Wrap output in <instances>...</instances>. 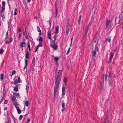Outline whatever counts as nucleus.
Returning <instances> with one entry per match:
<instances>
[{
	"label": "nucleus",
	"instance_id": "f257e3e1",
	"mask_svg": "<svg viewBox=\"0 0 123 123\" xmlns=\"http://www.w3.org/2000/svg\"><path fill=\"white\" fill-rule=\"evenodd\" d=\"M62 70H60L58 72V74H56V76H55V87H58L61 80L62 73Z\"/></svg>",
	"mask_w": 123,
	"mask_h": 123
},
{
	"label": "nucleus",
	"instance_id": "f03ea898",
	"mask_svg": "<svg viewBox=\"0 0 123 123\" xmlns=\"http://www.w3.org/2000/svg\"><path fill=\"white\" fill-rule=\"evenodd\" d=\"M96 45V43H92V46L91 47V49L92 50L94 49L96 50V51H98V48L97 47Z\"/></svg>",
	"mask_w": 123,
	"mask_h": 123
},
{
	"label": "nucleus",
	"instance_id": "7ed1b4c3",
	"mask_svg": "<svg viewBox=\"0 0 123 123\" xmlns=\"http://www.w3.org/2000/svg\"><path fill=\"white\" fill-rule=\"evenodd\" d=\"M58 87H55V88L54 89V99H55L56 95H57V93L58 92Z\"/></svg>",
	"mask_w": 123,
	"mask_h": 123
},
{
	"label": "nucleus",
	"instance_id": "20e7f679",
	"mask_svg": "<svg viewBox=\"0 0 123 123\" xmlns=\"http://www.w3.org/2000/svg\"><path fill=\"white\" fill-rule=\"evenodd\" d=\"M111 22L110 20H109L107 18L106 21V28H107L109 26L111 27Z\"/></svg>",
	"mask_w": 123,
	"mask_h": 123
},
{
	"label": "nucleus",
	"instance_id": "39448f33",
	"mask_svg": "<svg viewBox=\"0 0 123 123\" xmlns=\"http://www.w3.org/2000/svg\"><path fill=\"white\" fill-rule=\"evenodd\" d=\"M120 16H119L118 17H116L115 20V25L119 23L120 21Z\"/></svg>",
	"mask_w": 123,
	"mask_h": 123
},
{
	"label": "nucleus",
	"instance_id": "423d86ee",
	"mask_svg": "<svg viewBox=\"0 0 123 123\" xmlns=\"http://www.w3.org/2000/svg\"><path fill=\"white\" fill-rule=\"evenodd\" d=\"M50 46L53 49L55 50H56L58 49V46H57L54 44H53L52 43H51L50 44Z\"/></svg>",
	"mask_w": 123,
	"mask_h": 123
},
{
	"label": "nucleus",
	"instance_id": "0eeeda50",
	"mask_svg": "<svg viewBox=\"0 0 123 123\" xmlns=\"http://www.w3.org/2000/svg\"><path fill=\"white\" fill-rule=\"evenodd\" d=\"M101 83L100 84V91L102 92L103 91V87L104 86V80L102 79L101 80Z\"/></svg>",
	"mask_w": 123,
	"mask_h": 123
},
{
	"label": "nucleus",
	"instance_id": "6e6552de",
	"mask_svg": "<svg viewBox=\"0 0 123 123\" xmlns=\"http://www.w3.org/2000/svg\"><path fill=\"white\" fill-rule=\"evenodd\" d=\"M51 31L50 30H49L47 32V37L49 39L52 40V38L51 36Z\"/></svg>",
	"mask_w": 123,
	"mask_h": 123
},
{
	"label": "nucleus",
	"instance_id": "1a4fd4ad",
	"mask_svg": "<svg viewBox=\"0 0 123 123\" xmlns=\"http://www.w3.org/2000/svg\"><path fill=\"white\" fill-rule=\"evenodd\" d=\"M114 53L113 52H110V56L109 58L110 60H111L113 57Z\"/></svg>",
	"mask_w": 123,
	"mask_h": 123
},
{
	"label": "nucleus",
	"instance_id": "9d476101",
	"mask_svg": "<svg viewBox=\"0 0 123 123\" xmlns=\"http://www.w3.org/2000/svg\"><path fill=\"white\" fill-rule=\"evenodd\" d=\"M62 95L64 96L65 95V87L64 86H63L62 87Z\"/></svg>",
	"mask_w": 123,
	"mask_h": 123
},
{
	"label": "nucleus",
	"instance_id": "9b49d317",
	"mask_svg": "<svg viewBox=\"0 0 123 123\" xmlns=\"http://www.w3.org/2000/svg\"><path fill=\"white\" fill-rule=\"evenodd\" d=\"M25 43L24 42L21 43L20 44V46L21 48L24 47L25 46Z\"/></svg>",
	"mask_w": 123,
	"mask_h": 123
},
{
	"label": "nucleus",
	"instance_id": "f8f14e48",
	"mask_svg": "<svg viewBox=\"0 0 123 123\" xmlns=\"http://www.w3.org/2000/svg\"><path fill=\"white\" fill-rule=\"evenodd\" d=\"M5 7L2 6V11L1 12V15H4V14L3 13H4V11L5 10Z\"/></svg>",
	"mask_w": 123,
	"mask_h": 123
},
{
	"label": "nucleus",
	"instance_id": "ddd939ff",
	"mask_svg": "<svg viewBox=\"0 0 123 123\" xmlns=\"http://www.w3.org/2000/svg\"><path fill=\"white\" fill-rule=\"evenodd\" d=\"M112 81V79L111 78H109L108 80V82L109 86H110L111 84V83Z\"/></svg>",
	"mask_w": 123,
	"mask_h": 123
},
{
	"label": "nucleus",
	"instance_id": "4468645a",
	"mask_svg": "<svg viewBox=\"0 0 123 123\" xmlns=\"http://www.w3.org/2000/svg\"><path fill=\"white\" fill-rule=\"evenodd\" d=\"M98 42L97 40H96V39L95 38H94L92 40V43H96V44H97V43Z\"/></svg>",
	"mask_w": 123,
	"mask_h": 123
},
{
	"label": "nucleus",
	"instance_id": "2eb2a0df",
	"mask_svg": "<svg viewBox=\"0 0 123 123\" xmlns=\"http://www.w3.org/2000/svg\"><path fill=\"white\" fill-rule=\"evenodd\" d=\"M12 41V37H11L9 39V41L8 42L7 41H6V44H8L10 43Z\"/></svg>",
	"mask_w": 123,
	"mask_h": 123
},
{
	"label": "nucleus",
	"instance_id": "dca6fc26",
	"mask_svg": "<svg viewBox=\"0 0 123 123\" xmlns=\"http://www.w3.org/2000/svg\"><path fill=\"white\" fill-rule=\"evenodd\" d=\"M59 29V26H58L57 27H56V28L55 29V31H56V32H55V34H56L58 33V32Z\"/></svg>",
	"mask_w": 123,
	"mask_h": 123
},
{
	"label": "nucleus",
	"instance_id": "f3484780",
	"mask_svg": "<svg viewBox=\"0 0 123 123\" xmlns=\"http://www.w3.org/2000/svg\"><path fill=\"white\" fill-rule=\"evenodd\" d=\"M108 77V76L106 74H104V75H103V79H102H102H104V78H105V81L106 80H107V77Z\"/></svg>",
	"mask_w": 123,
	"mask_h": 123
},
{
	"label": "nucleus",
	"instance_id": "a211bd4d",
	"mask_svg": "<svg viewBox=\"0 0 123 123\" xmlns=\"http://www.w3.org/2000/svg\"><path fill=\"white\" fill-rule=\"evenodd\" d=\"M0 80L2 81L4 79V75L3 73H1L0 74Z\"/></svg>",
	"mask_w": 123,
	"mask_h": 123
},
{
	"label": "nucleus",
	"instance_id": "6ab92c4d",
	"mask_svg": "<svg viewBox=\"0 0 123 123\" xmlns=\"http://www.w3.org/2000/svg\"><path fill=\"white\" fill-rule=\"evenodd\" d=\"M92 22V20H91L90 21V22L89 23V24L87 26V28H88L89 29V28L91 26Z\"/></svg>",
	"mask_w": 123,
	"mask_h": 123
},
{
	"label": "nucleus",
	"instance_id": "aec40b11",
	"mask_svg": "<svg viewBox=\"0 0 123 123\" xmlns=\"http://www.w3.org/2000/svg\"><path fill=\"white\" fill-rule=\"evenodd\" d=\"M96 50L94 49V50L93 51L92 53V55L94 56H95L96 53Z\"/></svg>",
	"mask_w": 123,
	"mask_h": 123
},
{
	"label": "nucleus",
	"instance_id": "412c9836",
	"mask_svg": "<svg viewBox=\"0 0 123 123\" xmlns=\"http://www.w3.org/2000/svg\"><path fill=\"white\" fill-rule=\"evenodd\" d=\"M32 65L33 66H34L35 65V59L34 57H33V60H32Z\"/></svg>",
	"mask_w": 123,
	"mask_h": 123
},
{
	"label": "nucleus",
	"instance_id": "4be33fe9",
	"mask_svg": "<svg viewBox=\"0 0 123 123\" xmlns=\"http://www.w3.org/2000/svg\"><path fill=\"white\" fill-rule=\"evenodd\" d=\"M3 95L5 96V94H6V90L5 88V87H3Z\"/></svg>",
	"mask_w": 123,
	"mask_h": 123
},
{
	"label": "nucleus",
	"instance_id": "5701e85b",
	"mask_svg": "<svg viewBox=\"0 0 123 123\" xmlns=\"http://www.w3.org/2000/svg\"><path fill=\"white\" fill-rule=\"evenodd\" d=\"M48 22L49 25V28L48 29L49 30H50V28L51 27V20H49Z\"/></svg>",
	"mask_w": 123,
	"mask_h": 123
},
{
	"label": "nucleus",
	"instance_id": "b1692460",
	"mask_svg": "<svg viewBox=\"0 0 123 123\" xmlns=\"http://www.w3.org/2000/svg\"><path fill=\"white\" fill-rule=\"evenodd\" d=\"M14 105L15 106V107L16 108V109L19 108L18 106V105L17 104V103L16 102L14 104Z\"/></svg>",
	"mask_w": 123,
	"mask_h": 123
},
{
	"label": "nucleus",
	"instance_id": "393cba45",
	"mask_svg": "<svg viewBox=\"0 0 123 123\" xmlns=\"http://www.w3.org/2000/svg\"><path fill=\"white\" fill-rule=\"evenodd\" d=\"M29 52L26 53V55L25 56V58L26 59H28L29 58Z\"/></svg>",
	"mask_w": 123,
	"mask_h": 123
},
{
	"label": "nucleus",
	"instance_id": "a878e982",
	"mask_svg": "<svg viewBox=\"0 0 123 123\" xmlns=\"http://www.w3.org/2000/svg\"><path fill=\"white\" fill-rule=\"evenodd\" d=\"M88 29H88V28H87L85 31V37L86 38V37L87 36V34L88 32Z\"/></svg>",
	"mask_w": 123,
	"mask_h": 123
},
{
	"label": "nucleus",
	"instance_id": "bb28decb",
	"mask_svg": "<svg viewBox=\"0 0 123 123\" xmlns=\"http://www.w3.org/2000/svg\"><path fill=\"white\" fill-rule=\"evenodd\" d=\"M111 39L109 38H106V40L105 41V42H106L107 41H108L110 43L111 41Z\"/></svg>",
	"mask_w": 123,
	"mask_h": 123
},
{
	"label": "nucleus",
	"instance_id": "cd10ccee",
	"mask_svg": "<svg viewBox=\"0 0 123 123\" xmlns=\"http://www.w3.org/2000/svg\"><path fill=\"white\" fill-rule=\"evenodd\" d=\"M17 111L18 113L19 114H20L21 112V110L19 108H18V109H17Z\"/></svg>",
	"mask_w": 123,
	"mask_h": 123
},
{
	"label": "nucleus",
	"instance_id": "c85d7f7f",
	"mask_svg": "<svg viewBox=\"0 0 123 123\" xmlns=\"http://www.w3.org/2000/svg\"><path fill=\"white\" fill-rule=\"evenodd\" d=\"M27 44H28V48L29 49V51H30L31 50L30 46V44L29 43V41H28V42Z\"/></svg>",
	"mask_w": 123,
	"mask_h": 123
},
{
	"label": "nucleus",
	"instance_id": "c756f323",
	"mask_svg": "<svg viewBox=\"0 0 123 123\" xmlns=\"http://www.w3.org/2000/svg\"><path fill=\"white\" fill-rule=\"evenodd\" d=\"M4 52V50L2 48H1L0 49V54H2Z\"/></svg>",
	"mask_w": 123,
	"mask_h": 123
},
{
	"label": "nucleus",
	"instance_id": "7c9ffc66",
	"mask_svg": "<svg viewBox=\"0 0 123 123\" xmlns=\"http://www.w3.org/2000/svg\"><path fill=\"white\" fill-rule=\"evenodd\" d=\"M43 46L41 42H39V44L37 45V47H38V48L39 47H42Z\"/></svg>",
	"mask_w": 123,
	"mask_h": 123
},
{
	"label": "nucleus",
	"instance_id": "2f4dec72",
	"mask_svg": "<svg viewBox=\"0 0 123 123\" xmlns=\"http://www.w3.org/2000/svg\"><path fill=\"white\" fill-rule=\"evenodd\" d=\"M62 107L63 108H65V103L64 102L63 100H62Z\"/></svg>",
	"mask_w": 123,
	"mask_h": 123
},
{
	"label": "nucleus",
	"instance_id": "473e14b6",
	"mask_svg": "<svg viewBox=\"0 0 123 123\" xmlns=\"http://www.w3.org/2000/svg\"><path fill=\"white\" fill-rule=\"evenodd\" d=\"M70 24L69 22H68L67 23V28H69Z\"/></svg>",
	"mask_w": 123,
	"mask_h": 123
},
{
	"label": "nucleus",
	"instance_id": "72a5a7b5",
	"mask_svg": "<svg viewBox=\"0 0 123 123\" xmlns=\"http://www.w3.org/2000/svg\"><path fill=\"white\" fill-rule=\"evenodd\" d=\"M16 97L15 96H13L12 98V101L13 102H15V101Z\"/></svg>",
	"mask_w": 123,
	"mask_h": 123
},
{
	"label": "nucleus",
	"instance_id": "f704fd0d",
	"mask_svg": "<svg viewBox=\"0 0 123 123\" xmlns=\"http://www.w3.org/2000/svg\"><path fill=\"white\" fill-rule=\"evenodd\" d=\"M54 60L56 62L59 60V58L58 57H54Z\"/></svg>",
	"mask_w": 123,
	"mask_h": 123
},
{
	"label": "nucleus",
	"instance_id": "c9c22d12",
	"mask_svg": "<svg viewBox=\"0 0 123 123\" xmlns=\"http://www.w3.org/2000/svg\"><path fill=\"white\" fill-rule=\"evenodd\" d=\"M81 16H80L79 18V19L78 20V24L79 25L80 24V21L81 20Z\"/></svg>",
	"mask_w": 123,
	"mask_h": 123
},
{
	"label": "nucleus",
	"instance_id": "e433bc0d",
	"mask_svg": "<svg viewBox=\"0 0 123 123\" xmlns=\"http://www.w3.org/2000/svg\"><path fill=\"white\" fill-rule=\"evenodd\" d=\"M18 82L19 83H21V82H22V81L20 79V76H19L18 77Z\"/></svg>",
	"mask_w": 123,
	"mask_h": 123
},
{
	"label": "nucleus",
	"instance_id": "4c0bfd02",
	"mask_svg": "<svg viewBox=\"0 0 123 123\" xmlns=\"http://www.w3.org/2000/svg\"><path fill=\"white\" fill-rule=\"evenodd\" d=\"M5 2L4 1H3L2 2V6L3 7H5Z\"/></svg>",
	"mask_w": 123,
	"mask_h": 123
},
{
	"label": "nucleus",
	"instance_id": "58836bf2",
	"mask_svg": "<svg viewBox=\"0 0 123 123\" xmlns=\"http://www.w3.org/2000/svg\"><path fill=\"white\" fill-rule=\"evenodd\" d=\"M29 102L28 101H26L25 103V105L27 106H28L29 105Z\"/></svg>",
	"mask_w": 123,
	"mask_h": 123
},
{
	"label": "nucleus",
	"instance_id": "ea45409f",
	"mask_svg": "<svg viewBox=\"0 0 123 123\" xmlns=\"http://www.w3.org/2000/svg\"><path fill=\"white\" fill-rule=\"evenodd\" d=\"M43 39L42 37H39V42H41L43 41Z\"/></svg>",
	"mask_w": 123,
	"mask_h": 123
},
{
	"label": "nucleus",
	"instance_id": "a19ab883",
	"mask_svg": "<svg viewBox=\"0 0 123 123\" xmlns=\"http://www.w3.org/2000/svg\"><path fill=\"white\" fill-rule=\"evenodd\" d=\"M23 117V116L22 115H20L19 118V121H20L21 120L22 118Z\"/></svg>",
	"mask_w": 123,
	"mask_h": 123
},
{
	"label": "nucleus",
	"instance_id": "79ce46f5",
	"mask_svg": "<svg viewBox=\"0 0 123 123\" xmlns=\"http://www.w3.org/2000/svg\"><path fill=\"white\" fill-rule=\"evenodd\" d=\"M13 94L14 95H16L17 97H19V94L18 93H17L16 92H14L13 93Z\"/></svg>",
	"mask_w": 123,
	"mask_h": 123
},
{
	"label": "nucleus",
	"instance_id": "37998d69",
	"mask_svg": "<svg viewBox=\"0 0 123 123\" xmlns=\"http://www.w3.org/2000/svg\"><path fill=\"white\" fill-rule=\"evenodd\" d=\"M57 9L56 7L55 8V15H57Z\"/></svg>",
	"mask_w": 123,
	"mask_h": 123
},
{
	"label": "nucleus",
	"instance_id": "c03bdc74",
	"mask_svg": "<svg viewBox=\"0 0 123 123\" xmlns=\"http://www.w3.org/2000/svg\"><path fill=\"white\" fill-rule=\"evenodd\" d=\"M52 40L51 41V43H52V44H55V41L54 40L53 41H52Z\"/></svg>",
	"mask_w": 123,
	"mask_h": 123
},
{
	"label": "nucleus",
	"instance_id": "a18cd8bd",
	"mask_svg": "<svg viewBox=\"0 0 123 123\" xmlns=\"http://www.w3.org/2000/svg\"><path fill=\"white\" fill-rule=\"evenodd\" d=\"M13 90L16 92H17L18 91V88L17 87H15L14 88Z\"/></svg>",
	"mask_w": 123,
	"mask_h": 123
},
{
	"label": "nucleus",
	"instance_id": "49530a36",
	"mask_svg": "<svg viewBox=\"0 0 123 123\" xmlns=\"http://www.w3.org/2000/svg\"><path fill=\"white\" fill-rule=\"evenodd\" d=\"M69 31V28H67V30L66 31V34H68Z\"/></svg>",
	"mask_w": 123,
	"mask_h": 123
},
{
	"label": "nucleus",
	"instance_id": "de8ad7c7",
	"mask_svg": "<svg viewBox=\"0 0 123 123\" xmlns=\"http://www.w3.org/2000/svg\"><path fill=\"white\" fill-rule=\"evenodd\" d=\"M27 66H25L24 68V71L25 69H26V70H25V72L26 73L27 72Z\"/></svg>",
	"mask_w": 123,
	"mask_h": 123
},
{
	"label": "nucleus",
	"instance_id": "09e8293b",
	"mask_svg": "<svg viewBox=\"0 0 123 123\" xmlns=\"http://www.w3.org/2000/svg\"><path fill=\"white\" fill-rule=\"evenodd\" d=\"M17 10L16 8H15L14 9V15H16L17 14L16 12H17Z\"/></svg>",
	"mask_w": 123,
	"mask_h": 123
},
{
	"label": "nucleus",
	"instance_id": "8fccbe9b",
	"mask_svg": "<svg viewBox=\"0 0 123 123\" xmlns=\"http://www.w3.org/2000/svg\"><path fill=\"white\" fill-rule=\"evenodd\" d=\"M63 81L64 83H66L67 82V80L66 78H64L63 80Z\"/></svg>",
	"mask_w": 123,
	"mask_h": 123
},
{
	"label": "nucleus",
	"instance_id": "3c124183",
	"mask_svg": "<svg viewBox=\"0 0 123 123\" xmlns=\"http://www.w3.org/2000/svg\"><path fill=\"white\" fill-rule=\"evenodd\" d=\"M17 31L18 32H19L20 33H21L22 32L21 30L18 27Z\"/></svg>",
	"mask_w": 123,
	"mask_h": 123
},
{
	"label": "nucleus",
	"instance_id": "603ef678",
	"mask_svg": "<svg viewBox=\"0 0 123 123\" xmlns=\"http://www.w3.org/2000/svg\"><path fill=\"white\" fill-rule=\"evenodd\" d=\"M37 30L38 32H41V31L40 30L39 27L37 26Z\"/></svg>",
	"mask_w": 123,
	"mask_h": 123
},
{
	"label": "nucleus",
	"instance_id": "864d4df0",
	"mask_svg": "<svg viewBox=\"0 0 123 123\" xmlns=\"http://www.w3.org/2000/svg\"><path fill=\"white\" fill-rule=\"evenodd\" d=\"M30 119L29 118H28L27 119V121H26V123H28L30 122Z\"/></svg>",
	"mask_w": 123,
	"mask_h": 123
},
{
	"label": "nucleus",
	"instance_id": "5fc2aeb1",
	"mask_svg": "<svg viewBox=\"0 0 123 123\" xmlns=\"http://www.w3.org/2000/svg\"><path fill=\"white\" fill-rule=\"evenodd\" d=\"M108 120L107 118L105 119L104 120L105 123H108Z\"/></svg>",
	"mask_w": 123,
	"mask_h": 123
},
{
	"label": "nucleus",
	"instance_id": "6e6d98bb",
	"mask_svg": "<svg viewBox=\"0 0 123 123\" xmlns=\"http://www.w3.org/2000/svg\"><path fill=\"white\" fill-rule=\"evenodd\" d=\"M29 87L27 85L26 86V89L27 92H28L29 89Z\"/></svg>",
	"mask_w": 123,
	"mask_h": 123
},
{
	"label": "nucleus",
	"instance_id": "4d7b16f0",
	"mask_svg": "<svg viewBox=\"0 0 123 123\" xmlns=\"http://www.w3.org/2000/svg\"><path fill=\"white\" fill-rule=\"evenodd\" d=\"M109 76L110 77L109 78H111V72L110 71L109 72Z\"/></svg>",
	"mask_w": 123,
	"mask_h": 123
},
{
	"label": "nucleus",
	"instance_id": "13d9d810",
	"mask_svg": "<svg viewBox=\"0 0 123 123\" xmlns=\"http://www.w3.org/2000/svg\"><path fill=\"white\" fill-rule=\"evenodd\" d=\"M27 60L26 59H25V66H27Z\"/></svg>",
	"mask_w": 123,
	"mask_h": 123
},
{
	"label": "nucleus",
	"instance_id": "bf43d9fd",
	"mask_svg": "<svg viewBox=\"0 0 123 123\" xmlns=\"http://www.w3.org/2000/svg\"><path fill=\"white\" fill-rule=\"evenodd\" d=\"M5 96L4 95H3V96L2 97V99H1V100H0V101H1V102H2V101H3V100L4 99V97H5Z\"/></svg>",
	"mask_w": 123,
	"mask_h": 123
},
{
	"label": "nucleus",
	"instance_id": "052dcab7",
	"mask_svg": "<svg viewBox=\"0 0 123 123\" xmlns=\"http://www.w3.org/2000/svg\"><path fill=\"white\" fill-rule=\"evenodd\" d=\"M18 83H19V82H18V80H16L15 81H14V85H16Z\"/></svg>",
	"mask_w": 123,
	"mask_h": 123
},
{
	"label": "nucleus",
	"instance_id": "680f3d73",
	"mask_svg": "<svg viewBox=\"0 0 123 123\" xmlns=\"http://www.w3.org/2000/svg\"><path fill=\"white\" fill-rule=\"evenodd\" d=\"M70 48H69V49H68V51L67 52V55H68L69 54V53L70 51Z\"/></svg>",
	"mask_w": 123,
	"mask_h": 123
},
{
	"label": "nucleus",
	"instance_id": "e2e57ef3",
	"mask_svg": "<svg viewBox=\"0 0 123 123\" xmlns=\"http://www.w3.org/2000/svg\"><path fill=\"white\" fill-rule=\"evenodd\" d=\"M56 35L54 36V37H53L54 39V40H55L56 39Z\"/></svg>",
	"mask_w": 123,
	"mask_h": 123
},
{
	"label": "nucleus",
	"instance_id": "0e129e2a",
	"mask_svg": "<svg viewBox=\"0 0 123 123\" xmlns=\"http://www.w3.org/2000/svg\"><path fill=\"white\" fill-rule=\"evenodd\" d=\"M16 73V71L15 70H13L12 71V74H14Z\"/></svg>",
	"mask_w": 123,
	"mask_h": 123
},
{
	"label": "nucleus",
	"instance_id": "69168bd1",
	"mask_svg": "<svg viewBox=\"0 0 123 123\" xmlns=\"http://www.w3.org/2000/svg\"><path fill=\"white\" fill-rule=\"evenodd\" d=\"M25 32H24L23 33V34L24 35H27V32H26V30H25Z\"/></svg>",
	"mask_w": 123,
	"mask_h": 123
},
{
	"label": "nucleus",
	"instance_id": "338daca9",
	"mask_svg": "<svg viewBox=\"0 0 123 123\" xmlns=\"http://www.w3.org/2000/svg\"><path fill=\"white\" fill-rule=\"evenodd\" d=\"M38 48V47H37H37H36V49L35 51V52H36L37 51Z\"/></svg>",
	"mask_w": 123,
	"mask_h": 123
},
{
	"label": "nucleus",
	"instance_id": "774afa93",
	"mask_svg": "<svg viewBox=\"0 0 123 123\" xmlns=\"http://www.w3.org/2000/svg\"><path fill=\"white\" fill-rule=\"evenodd\" d=\"M65 109V108H63L62 109V113L63 112V111L64 110V109Z\"/></svg>",
	"mask_w": 123,
	"mask_h": 123
}]
</instances>
